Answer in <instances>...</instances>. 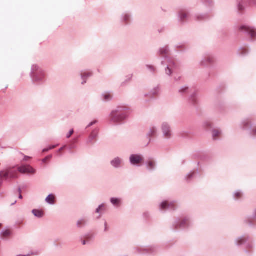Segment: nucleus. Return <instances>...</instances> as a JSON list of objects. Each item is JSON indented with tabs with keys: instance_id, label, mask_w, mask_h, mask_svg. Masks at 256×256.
<instances>
[{
	"instance_id": "1",
	"label": "nucleus",
	"mask_w": 256,
	"mask_h": 256,
	"mask_svg": "<svg viewBox=\"0 0 256 256\" xmlns=\"http://www.w3.org/2000/svg\"><path fill=\"white\" fill-rule=\"evenodd\" d=\"M18 172L13 169H9L2 171L0 174V179H8L9 178H18Z\"/></svg>"
},
{
	"instance_id": "2",
	"label": "nucleus",
	"mask_w": 256,
	"mask_h": 256,
	"mask_svg": "<svg viewBox=\"0 0 256 256\" xmlns=\"http://www.w3.org/2000/svg\"><path fill=\"white\" fill-rule=\"evenodd\" d=\"M18 170L23 174H34L36 170L30 165H22L18 168Z\"/></svg>"
},
{
	"instance_id": "3",
	"label": "nucleus",
	"mask_w": 256,
	"mask_h": 256,
	"mask_svg": "<svg viewBox=\"0 0 256 256\" xmlns=\"http://www.w3.org/2000/svg\"><path fill=\"white\" fill-rule=\"evenodd\" d=\"M130 160L132 164L138 165L144 162V158L140 155H132L130 157Z\"/></svg>"
},
{
	"instance_id": "4",
	"label": "nucleus",
	"mask_w": 256,
	"mask_h": 256,
	"mask_svg": "<svg viewBox=\"0 0 256 256\" xmlns=\"http://www.w3.org/2000/svg\"><path fill=\"white\" fill-rule=\"evenodd\" d=\"M240 30L248 32L252 38L256 36V30L254 28H250L246 26H242L240 28Z\"/></svg>"
},
{
	"instance_id": "5",
	"label": "nucleus",
	"mask_w": 256,
	"mask_h": 256,
	"mask_svg": "<svg viewBox=\"0 0 256 256\" xmlns=\"http://www.w3.org/2000/svg\"><path fill=\"white\" fill-rule=\"evenodd\" d=\"M174 204L172 202L169 203L167 201L164 202L160 205V209L162 210H166L168 208H173Z\"/></svg>"
},
{
	"instance_id": "6",
	"label": "nucleus",
	"mask_w": 256,
	"mask_h": 256,
	"mask_svg": "<svg viewBox=\"0 0 256 256\" xmlns=\"http://www.w3.org/2000/svg\"><path fill=\"white\" fill-rule=\"evenodd\" d=\"M55 200V196L52 194L49 195L46 198V201L48 203L54 204Z\"/></svg>"
},
{
	"instance_id": "7",
	"label": "nucleus",
	"mask_w": 256,
	"mask_h": 256,
	"mask_svg": "<svg viewBox=\"0 0 256 256\" xmlns=\"http://www.w3.org/2000/svg\"><path fill=\"white\" fill-rule=\"evenodd\" d=\"M33 214L37 217H42L43 216V212L40 210H32Z\"/></svg>"
},
{
	"instance_id": "8",
	"label": "nucleus",
	"mask_w": 256,
	"mask_h": 256,
	"mask_svg": "<svg viewBox=\"0 0 256 256\" xmlns=\"http://www.w3.org/2000/svg\"><path fill=\"white\" fill-rule=\"evenodd\" d=\"M155 166V162L153 160H150L148 162V167L149 169L152 170Z\"/></svg>"
},
{
	"instance_id": "9",
	"label": "nucleus",
	"mask_w": 256,
	"mask_h": 256,
	"mask_svg": "<svg viewBox=\"0 0 256 256\" xmlns=\"http://www.w3.org/2000/svg\"><path fill=\"white\" fill-rule=\"evenodd\" d=\"M120 160L119 158H115L112 162V164L113 166L115 167H118L120 165Z\"/></svg>"
},
{
	"instance_id": "10",
	"label": "nucleus",
	"mask_w": 256,
	"mask_h": 256,
	"mask_svg": "<svg viewBox=\"0 0 256 256\" xmlns=\"http://www.w3.org/2000/svg\"><path fill=\"white\" fill-rule=\"evenodd\" d=\"M114 112H112V119L114 122H120L124 118V117L123 116H120L118 118H115L114 116Z\"/></svg>"
},
{
	"instance_id": "11",
	"label": "nucleus",
	"mask_w": 256,
	"mask_h": 256,
	"mask_svg": "<svg viewBox=\"0 0 256 256\" xmlns=\"http://www.w3.org/2000/svg\"><path fill=\"white\" fill-rule=\"evenodd\" d=\"M162 130L166 136V138H168L170 136V133L168 128L166 126H164Z\"/></svg>"
},
{
	"instance_id": "12",
	"label": "nucleus",
	"mask_w": 256,
	"mask_h": 256,
	"mask_svg": "<svg viewBox=\"0 0 256 256\" xmlns=\"http://www.w3.org/2000/svg\"><path fill=\"white\" fill-rule=\"evenodd\" d=\"M220 134V132L218 130H214L212 132V136L214 138H218Z\"/></svg>"
},
{
	"instance_id": "13",
	"label": "nucleus",
	"mask_w": 256,
	"mask_h": 256,
	"mask_svg": "<svg viewBox=\"0 0 256 256\" xmlns=\"http://www.w3.org/2000/svg\"><path fill=\"white\" fill-rule=\"evenodd\" d=\"M111 202L114 205H118L120 204V200L117 198H112L111 199Z\"/></svg>"
},
{
	"instance_id": "14",
	"label": "nucleus",
	"mask_w": 256,
	"mask_h": 256,
	"mask_svg": "<svg viewBox=\"0 0 256 256\" xmlns=\"http://www.w3.org/2000/svg\"><path fill=\"white\" fill-rule=\"evenodd\" d=\"M97 136V132H94L92 133L90 137V140L91 142L92 140H94Z\"/></svg>"
},
{
	"instance_id": "15",
	"label": "nucleus",
	"mask_w": 256,
	"mask_h": 256,
	"mask_svg": "<svg viewBox=\"0 0 256 256\" xmlns=\"http://www.w3.org/2000/svg\"><path fill=\"white\" fill-rule=\"evenodd\" d=\"M85 223H86L85 220H82L78 221V226L80 227L84 225L85 224Z\"/></svg>"
},
{
	"instance_id": "16",
	"label": "nucleus",
	"mask_w": 256,
	"mask_h": 256,
	"mask_svg": "<svg viewBox=\"0 0 256 256\" xmlns=\"http://www.w3.org/2000/svg\"><path fill=\"white\" fill-rule=\"evenodd\" d=\"M10 234V231L8 230H6L2 233V236L6 238V237H7L8 236H9Z\"/></svg>"
},
{
	"instance_id": "17",
	"label": "nucleus",
	"mask_w": 256,
	"mask_h": 256,
	"mask_svg": "<svg viewBox=\"0 0 256 256\" xmlns=\"http://www.w3.org/2000/svg\"><path fill=\"white\" fill-rule=\"evenodd\" d=\"M112 97V96L108 94H106L104 96V98L106 100H109Z\"/></svg>"
},
{
	"instance_id": "18",
	"label": "nucleus",
	"mask_w": 256,
	"mask_h": 256,
	"mask_svg": "<svg viewBox=\"0 0 256 256\" xmlns=\"http://www.w3.org/2000/svg\"><path fill=\"white\" fill-rule=\"evenodd\" d=\"M242 196V194L240 192H236L235 194V197L236 198H239Z\"/></svg>"
},
{
	"instance_id": "19",
	"label": "nucleus",
	"mask_w": 256,
	"mask_h": 256,
	"mask_svg": "<svg viewBox=\"0 0 256 256\" xmlns=\"http://www.w3.org/2000/svg\"><path fill=\"white\" fill-rule=\"evenodd\" d=\"M74 133V130H72L67 135L66 137L67 138H70V136L73 134Z\"/></svg>"
},
{
	"instance_id": "20",
	"label": "nucleus",
	"mask_w": 256,
	"mask_h": 256,
	"mask_svg": "<svg viewBox=\"0 0 256 256\" xmlns=\"http://www.w3.org/2000/svg\"><path fill=\"white\" fill-rule=\"evenodd\" d=\"M31 159V158L28 156H24V161H28Z\"/></svg>"
},
{
	"instance_id": "21",
	"label": "nucleus",
	"mask_w": 256,
	"mask_h": 256,
	"mask_svg": "<svg viewBox=\"0 0 256 256\" xmlns=\"http://www.w3.org/2000/svg\"><path fill=\"white\" fill-rule=\"evenodd\" d=\"M186 16V13L182 12V13L181 14L180 17H181L182 19L184 18Z\"/></svg>"
},
{
	"instance_id": "22",
	"label": "nucleus",
	"mask_w": 256,
	"mask_h": 256,
	"mask_svg": "<svg viewBox=\"0 0 256 256\" xmlns=\"http://www.w3.org/2000/svg\"><path fill=\"white\" fill-rule=\"evenodd\" d=\"M54 148H55L54 146H51V147L49 149H44L43 150V152H48L49 150H51V149Z\"/></svg>"
},
{
	"instance_id": "23",
	"label": "nucleus",
	"mask_w": 256,
	"mask_h": 256,
	"mask_svg": "<svg viewBox=\"0 0 256 256\" xmlns=\"http://www.w3.org/2000/svg\"><path fill=\"white\" fill-rule=\"evenodd\" d=\"M51 156H48L43 160V162H45L50 158Z\"/></svg>"
},
{
	"instance_id": "24",
	"label": "nucleus",
	"mask_w": 256,
	"mask_h": 256,
	"mask_svg": "<svg viewBox=\"0 0 256 256\" xmlns=\"http://www.w3.org/2000/svg\"><path fill=\"white\" fill-rule=\"evenodd\" d=\"M166 72L168 74H171L170 70L168 68L166 70Z\"/></svg>"
},
{
	"instance_id": "25",
	"label": "nucleus",
	"mask_w": 256,
	"mask_h": 256,
	"mask_svg": "<svg viewBox=\"0 0 256 256\" xmlns=\"http://www.w3.org/2000/svg\"><path fill=\"white\" fill-rule=\"evenodd\" d=\"M103 206H100L98 208L96 209V212H99L100 210L103 208Z\"/></svg>"
},
{
	"instance_id": "26",
	"label": "nucleus",
	"mask_w": 256,
	"mask_h": 256,
	"mask_svg": "<svg viewBox=\"0 0 256 256\" xmlns=\"http://www.w3.org/2000/svg\"><path fill=\"white\" fill-rule=\"evenodd\" d=\"M154 132H155V130H154V128H152V135L154 134Z\"/></svg>"
},
{
	"instance_id": "27",
	"label": "nucleus",
	"mask_w": 256,
	"mask_h": 256,
	"mask_svg": "<svg viewBox=\"0 0 256 256\" xmlns=\"http://www.w3.org/2000/svg\"><path fill=\"white\" fill-rule=\"evenodd\" d=\"M239 10H242V6H239Z\"/></svg>"
},
{
	"instance_id": "28",
	"label": "nucleus",
	"mask_w": 256,
	"mask_h": 256,
	"mask_svg": "<svg viewBox=\"0 0 256 256\" xmlns=\"http://www.w3.org/2000/svg\"><path fill=\"white\" fill-rule=\"evenodd\" d=\"M161 53L162 54L166 53V50H161Z\"/></svg>"
},
{
	"instance_id": "29",
	"label": "nucleus",
	"mask_w": 256,
	"mask_h": 256,
	"mask_svg": "<svg viewBox=\"0 0 256 256\" xmlns=\"http://www.w3.org/2000/svg\"><path fill=\"white\" fill-rule=\"evenodd\" d=\"M86 241L85 240H84L83 241V242H82V244H83L84 245V244H86Z\"/></svg>"
},
{
	"instance_id": "30",
	"label": "nucleus",
	"mask_w": 256,
	"mask_h": 256,
	"mask_svg": "<svg viewBox=\"0 0 256 256\" xmlns=\"http://www.w3.org/2000/svg\"><path fill=\"white\" fill-rule=\"evenodd\" d=\"M244 240L243 239H240L239 241H238V243L240 244L241 243V241H242Z\"/></svg>"
},
{
	"instance_id": "31",
	"label": "nucleus",
	"mask_w": 256,
	"mask_h": 256,
	"mask_svg": "<svg viewBox=\"0 0 256 256\" xmlns=\"http://www.w3.org/2000/svg\"><path fill=\"white\" fill-rule=\"evenodd\" d=\"M20 198H22V196L21 194H20Z\"/></svg>"
},
{
	"instance_id": "32",
	"label": "nucleus",
	"mask_w": 256,
	"mask_h": 256,
	"mask_svg": "<svg viewBox=\"0 0 256 256\" xmlns=\"http://www.w3.org/2000/svg\"><path fill=\"white\" fill-rule=\"evenodd\" d=\"M94 123V122H92V123L90 124V126H89L92 125Z\"/></svg>"
},
{
	"instance_id": "33",
	"label": "nucleus",
	"mask_w": 256,
	"mask_h": 256,
	"mask_svg": "<svg viewBox=\"0 0 256 256\" xmlns=\"http://www.w3.org/2000/svg\"><path fill=\"white\" fill-rule=\"evenodd\" d=\"M62 148H60V151H62Z\"/></svg>"
},
{
	"instance_id": "34",
	"label": "nucleus",
	"mask_w": 256,
	"mask_h": 256,
	"mask_svg": "<svg viewBox=\"0 0 256 256\" xmlns=\"http://www.w3.org/2000/svg\"><path fill=\"white\" fill-rule=\"evenodd\" d=\"M245 51H246V52H245V53H246V49H245Z\"/></svg>"
},
{
	"instance_id": "35",
	"label": "nucleus",
	"mask_w": 256,
	"mask_h": 256,
	"mask_svg": "<svg viewBox=\"0 0 256 256\" xmlns=\"http://www.w3.org/2000/svg\"><path fill=\"white\" fill-rule=\"evenodd\" d=\"M1 226H2V224H0V228L1 227Z\"/></svg>"
}]
</instances>
